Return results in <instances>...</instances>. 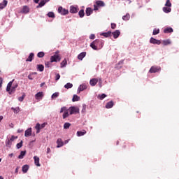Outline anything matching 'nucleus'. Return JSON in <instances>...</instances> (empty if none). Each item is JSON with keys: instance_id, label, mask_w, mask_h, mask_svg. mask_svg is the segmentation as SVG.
<instances>
[{"instance_id": "1", "label": "nucleus", "mask_w": 179, "mask_h": 179, "mask_svg": "<svg viewBox=\"0 0 179 179\" xmlns=\"http://www.w3.org/2000/svg\"><path fill=\"white\" fill-rule=\"evenodd\" d=\"M14 81L15 80H13L12 81H10L7 85L6 92H8L9 94H12L13 93H15L16 88L17 87V85H15L12 87V85H13Z\"/></svg>"}, {"instance_id": "2", "label": "nucleus", "mask_w": 179, "mask_h": 179, "mask_svg": "<svg viewBox=\"0 0 179 179\" xmlns=\"http://www.w3.org/2000/svg\"><path fill=\"white\" fill-rule=\"evenodd\" d=\"M61 61V55L59 51H56L55 55L50 57V62H59Z\"/></svg>"}, {"instance_id": "3", "label": "nucleus", "mask_w": 179, "mask_h": 179, "mask_svg": "<svg viewBox=\"0 0 179 179\" xmlns=\"http://www.w3.org/2000/svg\"><path fill=\"white\" fill-rule=\"evenodd\" d=\"M63 113V120H65V118H68V117H69V115H71L69 113V109H68V108L64 106L62 108H61L60 109V113Z\"/></svg>"}, {"instance_id": "4", "label": "nucleus", "mask_w": 179, "mask_h": 179, "mask_svg": "<svg viewBox=\"0 0 179 179\" xmlns=\"http://www.w3.org/2000/svg\"><path fill=\"white\" fill-rule=\"evenodd\" d=\"M69 111L70 113V115L73 114H79V108L76 106H71L69 108Z\"/></svg>"}, {"instance_id": "5", "label": "nucleus", "mask_w": 179, "mask_h": 179, "mask_svg": "<svg viewBox=\"0 0 179 179\" xmlns=\"http://www.w3.org/2000/svg\"><path fill=\"white\" fill-rule=\"evenodd\" d=\"M58 13H60V15L65 16V15H68V13H69V10L62 8V6H59L58 8Z\"/></svg>"}, {"instance_id": "6", "label": "nucleus", "mask_w": 179, "mask_h": 179, "mask_svg": "<svg viewBox=\"0 0 179 179\" xmlns=\"http://www.w3.org/2000/svg\"><path fill=\"white\" fill-rule=\"evenodd\" d=\"M87 89V85L85 83L80 85L77 90V93H80V92H83V90H86Z\"/></svg>"}, {"instance_id": "7", "label": "nucleus", "mask_w": 179, "mask_h": 179, "mask_svg": "<svg viewBox=\"0 0 179 179\" xmlns=\"http://www.w3.org/2000/svg\"><path fill=\"white\" fill-rule=\"evenodd\" d=\"M97 44H99V40L94 41L91 44L90 47L92 50H94L95 51H97L99 50V48L97 47Z\"/></svg>"}, {"instance_id": "8", "label": "nucleus", "mask_w": 179, "mask_h": 179, "mask_svg": "<svg viewBox=\"0 0 179 179\" xmlns=\"http://www.w3.org/2000/svg\"><path fill=\"white\" fill-rule=\"evenodd\" d=\"M78 12H79V6H70V13H78Z\"/></svg>"}, {"instance_id": "9", "label": "nucleus", "mask_w": 179, "mask_h": 179, "mask_svg": "<svg viewBox=\"0 0 179 179\" xmlns=\"http://www.w3.org/2000/svg\"><path fill=\"white\" fill-rule=\"evenodd\" d=\"M150 43L151 44H157L158 45H160V44H162V42L159 41V40H157L153 37H152L150 39Z\"/></svg>"}, {"instance_id": "10", "label": "nucleus", "mask_w": 179, "mask_h": 179, "mask_svg": "<svg viewBox=\"0 0 179 179\" xmlns=\"http://www.w3.org/2000/svg\"><path fill=\"white\" fill-rule=\"evenodd\" d=\"M44 97V93L43 92H39L36 94H35V99L36 100H41Z\"/></svg>"}, {"instance_id": "11", "label": "nucleus", "mask_w": 179, "mask_h": 179, "mask_svg": "<svg viewBox=\"0 0 179 179\" xmlns=\"http://www.w3.org/2000/svg\"><path fill=\"white\" fill-rule=\"evenodd\" d=\"M160 71V67L159 66H152L150 69V73H156V72H159Z\"/></svg>"}, {"instance_id": "12", "label": "nucleus", "mask_w": 179, "mask_h": 179, "mask_svg": "<svg viewBox=\"0 0 179 179\" xmlns=\"http://www.w3.org/2000/svg\"><path fill=\"white\" fill-rule=\"evenodd\" d=\"M34 164L37 166V167H40L41 165L40 164V158L37 156L34 157Z\"/></svg>"}, {"instance_id": "13", "label": "nucleus", "mask_w": 179, "mask_h": 179, "mask_svg": "<svg viewBox=\"0 0 179 179\" xmlns=\"http://www.w3.org/2000/svg\"><path fill=\"white\" fill-rule=\"evenodd\" d=\"M97 82H99V79H97V78H92L90 81V85L91 86H96V85H97Z\"/></svg>"}, {"instance_id": "14", "label": "nucleus", "mask_w": 179, "mask_h": 179, "mask_svg": "<svg viewBox=\"0 0 179 179\" xmlns=\"http://www.w3.org/2000/svg\"><path fill=\"white\" fill-rule=\"evenodd\" d=\"M47 2H50V0H42L36 6V8H43V6H44Z\"/></svg>"}, {"instance_id": "15", "label": "nucleus", "mask_w": 179, "mask_h": 179, "mask_svg": "<svg viewBox=\"0 0 179 179\" xmlns=\"http://www.w3.org/2000/svg\"><path fill=\"white\" fill-rule=\"evenodd\" d=\"M24 136L25 138H29V136H31V127L29 128L25 131Z\"/></svg>"}, {"instance_id": "16", "label": "nucleus", "mask_w": 179, "mask_h": 179, "mask_svg": "<svg viewBox=\"0 0 179 179\" xmlns=\"http://www.w3.org/2000/svg\"><path fill=\"white\" fill-rule=\"evenodd\" d=\"M114 38H118V37H120V34H121V32L120 31V30H116L114 32L112 33Z\"/></svg>"}, {"instance_id": "17", "label": "nucleus", "mask_w": 179, "mask_h": 179, "mask_svg": "<svg viewBox=\"0 0 179 179\" xmlns=\"http://www.w3.org/2000/svg\"><path fill=\"white\" fill-rule=\"evenodd\" d=\"M85 57H86V52H83L78 55V59L82 61Z\"/></svg>"}, {"instance_id": "18", "label": "nucleus", "mask_w": 179, "mask_h": 179, "mask_svg": "<svg viewBox=\"0 0 179 179\" xmlns=\"http://www.w3.org/2000/svg\"><path fill=\"white\" fill-rule=\"evenodd\" d=\"M57 148H62L64 146V142H62V139L58 138L57 141Z\"/></svg>"}, {"instance_id": "19", "label": "nucleus", "mask_w": 179, "mask_h": 179, "mask_svg": "<svg viewBox=\"0 0 179 179\" xmlns=\"http://www.w3.org/2000/svg\"><path fill=\"white\" fill-rule=\"evenodd\" d=\"M34 58V53H30L28 58L26 59L27 62H31Z\"/></svg>"}, {"instance_id": "20", "label": "nucleus", "mask_w": 179, "mask_h": 179, "mask_svg": "<svg viewBox=\"0 0 179 179\" xmlns=\"http://www.w3.org/2000/svg\"><path fill=\"white\" fill-rule=\"evenodd\" d=\"M30 12V8L27 6H24L22 8V13H29Z\"/></svg>"}, {"instance_id": "21", "label": "nucleus", "mask_w": 179, "mask_h": 179, "mask_svg": "<svg viewBox=\"0 0 179 179\" xmlns=\"http://www.w3.org/2000/svg\"><path fill=\"white\" fill-rule=\"evenodd\" d=\"M93 13V10L90 8H87L85 10V15L90 16Z\"/></svg>"}, {"instance_id": "22", "label": "nucleus", "mask_w": 179, "mask_h": 179, "mask_svg": "<svg viewBox=\"0 0 179 179\" xmlns=\"http://www.w3.org/2000/svg\"><path fill=\"white\" fill-rule=\"evenodd\" d=\"M6 5H8V1L3 0V1L0 3V9H3Z\"/></svg>"}, {"instance_id": "23", "label": "nucleus", "mask_w": 179, "mask_h": 179, "mask_svg": "<svg viewBox=\"0 0 179 179\" xmlns=\"http://www.w3.org/2000/svg\"><path fill=\"white\" fill-rule=\"evenodd\" d=\"M60 68H65L66 65H68V62L66 61V59H64L60 64Z\"/></svg>"}, {"instance_id": "24", "label": "nucleus", "mask_w": 179, "mask_h": 179, "mask_svg": "<svg viewBox=\"0 0 179 179\" xmlns=\"http://www.w3.org/2000/svg\"><path fill=\"white\" fill-rule=\"evenodd\" d=\"M35 129H36V134H40V131L41 130L40 123H37L35 126Z\"/></svg>"}, {"instance_id": "25", "label": "nucleus", "mask_w": 179, "mask_h": 179, "mask_svg": "<svg viewBox=\"0 0 179 179\" xmlns=\"http://www.w3.org/2000/svg\"><path fill=\"white\" fill-rule=\"evenodd\" d=\"M22 173H27V171H29V165H24L22 168Z\"/></svg>"}, {"instance_id": "26", "label": "nucleus", "mask_w": 179, "mask_h": 179, "mask_svg": "<svg viewBox=\"0 0 179 179\" xmlns=\"http://www.w3.org/2000/svg\"><path fill=\"white\" fill-rule=\"evenodd\" d=\"M114 106V102L109 101L106 103V108H112V107Z\"/></svg>"}, {"instance_id": "27", "label": "nucleus", "mask_w": 179, "mask_h": 179, "mask_svg": "<svg viewBox=\"0 0 179 179\" xmlns=\"http://www.w3.org/2000/svg\"><path fill=\"white\" fill-rule=\"evenodd\" d=\"M79 100H80V97L76 94H74L72 99V101H79Z\"/></svg>"}, {"instance_id": "28", "label": "nucleus", "mask_w": 179, "mask_h": 179, "mask_svg": "<svg viewBox=\"0 0 179 179\" xmlns=\"http://www.w3.org/2000/svg\"><path fill=\"white\" fill-rule=\"evenodd\" d=\"M36 68L40 72H43V71H44V66L43 64H38Z\"/></svg>"}, {"instance_id": "29", "label": "nucleus", "mask_w": 179, "mask_h": 179, "mask_svg": "<svg viewBox=\"0 0 179 179\" xmlns=\"http://www.w3.org/2000/svg\"><path fill=\"white\" fill-rule=\"evenodd\" d=\"M163 11L165 13H170V12H171V8L170 7H164L163 8Z\"/></svg>"}, {"instance_id": "30", "label": "nucleus", "mask_w": 179, "mask_h": 179, "mask_svg": "<svg viewBox=\"0 0 179 179\" xmlns=\"http://www.w3.org/2000/svg\"><path fill=\"white\" fill-rule=\"evenodd\" d=\"M96 5H97V6H105V3H104V1H97L96 2Z\"/></svg>"}, {"instance_id": "31", "label": "nucleus", "mask_w": 179, "mask_h": 179, "mask_svg": "<svg viewBox=\"0 0 179 179\" xmlns=\"http://www.w3.org/2000/svg\"><path fill=\"white\" fill-rule=\"evenodd\" d=\"M101 36H103V37H110V36H111V31L102 33L101 34Z\"/></svg>"}, {"instance_id": "32", "label": "nucleus", "mask_w": 179, "mask_h": 179, "mask_svg": "<svg viewBox=\"0 0 179 179\" xmlns=\"http://www.w3.org/2000/svg\"><path fill=\"white\" fill-rule=\"evenodd\" d=\"M85 130H83V131H77V136H83V135H85Z\"/></svg>"}, {"instance_id": "33", "label": "nucleus", "mask_w": 179, "mask_h": 179, "mask_svg": "<svg viewBox=\"0 0 179 179\" xmlns=\"http://www.w3.org/2000/svg\"><path fill=\"white\" fill-rule=\"evenodd\" d=\"M26 156V151H21L20 155L18 156V159H23Z\"/></svg>"}, {"instance_id": "34", "label": "nucleus", "mask_w": 179, "mask_h": 179, "mask_svg": "<svg viewBox=\"0 0 179 179\" xmlns=\"http://www.w3.org/2000/svg\"><path fill=\"white\" fill-rule=\"evenodd\" d=\"M11 110H13V112L15 113V114H17V113H19L20 111V108L19 107H16V108H11Z\"/></svg>"}, {"instance_id": "35", "label": "nucleus", "mask_w": 179, "mask_h": 179, "mask_svg": "<svg viewBox=\"0 0 179 179\" xmlns=\"http://www.w3.org/2000/svg\"><path fill=\"white\" fill-rule=\"evenodd\" d=\"M164 45H169V44H171V41L170 39L164 40L162 41Z\"/></svg>"}, {"instance_id": "36", "label": "nucleus", "mask_w": 179, "mask_h": 179, "mask_svg": "<svg viewBox=\"0 0 179 179\" xmlns=\"http://www.w3.org/2000/svg\"><path fill=\"white\" fill-rule=\"evenodd\" d=\"M73 85L71 83H66L64 85L65 89H71V87H73Z\"/></svg>"}, {"instance_id": "37", "label": "nucleus", "mask_w": 179, "mask_h": 179, "mask_svg": "<svg viewBox=\"0 0 179 179\" xmlns=\"http://www.w3.org/2000/svg\"><path fill=\"white\" fill-rule=\"evenodd\" d=\"M106 97H107V95L106 94H102L98 95V99L99 100H103V99H106Z\"/></svg>"}, {"instance_id": "38", "label": "nucleus", "mask_w": 179, "mask_h": 179, "mask_svg": "<svg viewBox=\"0 0 179 179\" xmlns=\"http://www.w3.org/2000/svg\"><path fill=\"white\" fill-rule=\"evenodd\" d=\"M164 33H173V28H166Z\"/></svg>"}, {"instance_id": "39", "label": "nucleus", "mask_w": 179, "mask_h": 179, "mask_svg": "<svg viewBox=\"0 0 179 179\" xmlns=\"http://www.w3.org/2000/svg\"><path fill=\"white\" fill-rule=\"evenodd\" d=\"M70 127H71V123H69V122H66L64 124V129H69Z\"/></svg>"}, {"instance_id": "40", "label": "nucleus", "mask_w": 179, "mask_h": 179, "mask_svg": "<svg viewBox=\"0 0 179 179\" xmlns=\"http://www.w3.org/2000/svg\"><path fill=\"white\" fill-rule=\"evenodd\" d=\"M6 146H7V148H10L12 146V141L7 140L6 141Z\"/></svg>"}, {"instance_id": "41", "label": "nucleus", "mask_w": 179, "mask_h": 179, "mask_svg": "<svg viewBox=\"0 0 179 179\" xmlns=\"http://www.w3.org/2000/svg\"><path fill=\"white\" fill-rule=\"evenodd\" d=\"M58 96H59V92H55V93L52 94V95L51 96V99H57V97H58Z\"/></svg>"}, {"instance_id": "42", "label": "nucleus", "mask_w": 179, "mask_h": 179, "mask_svg": "<svg viewBox=\"0 0 179 179\" xmlns=\"http://www.w3.org/2000/svg\"><path fill=\"white\" fill-rule=\"evenodd\" d=\"M22 146H23V141H21L20 143H18L16 145L17 149H20V148H22Z\"/></svg>"}, {"instance_id": "43", "label": "nucleus", "mask_w": 179, "mask_h": 179, "mask_svg": "<svg viewBox=\"0 0 179 179\" xmlns=\"http://www.w3.org/2000/svg\"><path fill=\"white\" fill-rule=\"evenodd\" d=\"M48 17H52L54 19V17H55V14H54V12H49L48 13Z\"/></svg>"}, {"instance_id": "44", "label": "nucleus", "mask_w": 179, "mask_h": 179, "mask_svg": "<svg viewBox=\"0 0 179 179\" xmlns=\"http://www.w3.org/2000/svg\"><path fill=\"white\" fill-rule=\"evenodd\" d=\"M78 15H79L80 17H83V16H85V10H80L78 12Z\"/></svg>"}, {"instance_id": "45", "label": "nucleus", "mask_w": 179, "mask_h": 179, "mask_svg": "<svg viewBox=\"0 0 179 179\" xmlns=\"http://www.w3.org/2000/svg\"><path fill=\"white\" fill-rule=\"evenodd\" d=\"M159 33H160V29H155L153 30L152 34H153L154 36H156V34H159Z\"/></svg>"}, {"instance_id": "46", "label": "nucleus", "mask_w": 179, "mask_h": 179, "mask_svg": "<svg viewBox=\"0 0 179 179\" xmlns=\"http://www.w3.org/2000/svg\"><path fill=\"white\" fill-rule=\"evenodd\" d=\"M131 17V16L129 15V14H127L126 15L122 17L123 20H129V18Z\"/></svg>"}, {"instance_id": "47", "label": "nucleus", "mask_w": 179, "mask_h": 179, "mask_svg": "<svg viewBox=\"0 0 179 179\" xmlns=\"http://www.w3.org/2000/svg\"><path fill=\"white\" fill-rule=\"evenodd\" d=\"M165 6H166L168 8H171V2H170V0H166Z\"/></svg>"}, {"instance_id": "48", "label": "nucleus", "mask_w": 179, "mask_h": 179, "mask_svg": "<svg viewBox=\"0 0 179 179\" xmlns=\"http://www.w3.org/2000/svg\"><path fill=\"white\" fill-rule=\"evenodd\" d=\"M37 56L38 57V58H43V57H44V53L43 52H39L37 55Z\"/></svg>"}, {"instance_id": "49", "label": "nucleus", "mask_w": 179, "mask_h": 179, "mask_svg": "<svg viewBox=\"0 0 179 179\" xmlns=\"http://www.w3.org/2000/svg\"><path fill=\"white\" fill-rule=\"evenodd\" d=\"M81 113H83V114L86 113V105H83V109L81 110Z\"/></svg>"}, {"instance_id": "50", "label": "nucleus", "mask_w": 179, "mask_h": 179, "mask_svg": "<svg viewBox=\"0 0 179 179\" xmlns=\"http://www.w3.org/2000/svg\"><path fill=\"white\" fill-rule=\"evenodd\" d=\"M28 79H29V80H33V79H34V77H33L32 73H31L28 76Z\"/></svg>"}, {"instance_id": "51", "label": "nucleus", "mask_w": 179, "mask_h": 179, "mask_svg": "<svg viewBox=\"0 0 179 179\" xmlns=\"http://www.w3.org/2000/svg\"><path fill=\"white\" fill-rule=\"evenodd\" d=\"M15 139H17V136H12L10 141L11 142H13V141H15Z\"/></svg>"}, {"instance_id": "52", "label": "nucleus", "mask_w": 179, "mask_h": 179, "mask_svg": "<svg viewBox=\"0 0 179 179\" xmlns=\"http://www.w3.org/2000/svg\"><path fill=\"white\" fill-rule=\"evenodd\" d=\"M18 100H19L20 101H23V100H24V95H22V96H20V97L18 98Z\"/></svg>"}, {"instance_id": "53", "label": "nucleus", "mask_w": 179, "mask_h": 179, "mask_svg": "<svg viewBox=\"0 0 179 179\" xmlns=\"http://www.w3.org/2000/svg\"><path fill=\"white\" fill-rule=\"evenodd\" d=\"M90 40H94V38H96V36L94 34H91L90 36Z\"/></svg>"}, {"instance_id": "54", "label": "nucleus", "mask_w": 179, "mask_h": 179, "mask_svg": "<svg viewBox=\"0 0 179 179\" xmlns=\"http://www.w3.org/2000/svg\"><path fill=\"white\" fill-rule=\"evenodd\" d=\"M61 76L59 74H57L55 77V80H59Z\"/></svg>"}, {"instance_id": "55", "label": "nucleus", "mask_w": 179, "mask_h": 179, "mask_svg": "<svg viewBox=\"0 0 179 179\" xmlns=\"http://www.w3.org/2000/svg\"><path fill=\"white\" fill-rule=\"evenodd\" d=\"M94 10H99V6L97 4L94 5Z\"/></svg>"}, {"instance_id": "56", "label": "nucleus", "mask_w": 179, "mask_h": 179, "mask_svg": "<svg viewBox=\"0 0 179 179\" xmlns=\"http://www.w3.org/2000/svg\"><path fill=\"white\" fill-rule=\"evenodd\" d=\"M115 27H117V24L112 23L111 24V29H115Z\"/></svg>"}, {"instance_id": "57", "label": "nucleus", "mask_w": 179, "mask_h": 179, "mask_svg": "<svg viewBox=\"0 0 179 179\" xmlns=\"http://www.w3.org/2000/svg\"><path fill=\"white\" fill-rule=\"evenodd\" d=\"M43 128H45V123L41 124V129H43Z\"/></svg>"}, {"instance_id": "58", "label": "nucleus", "mask_w": 179, "mask_h": 179, "mask_svg": "<svg viewBox=\"0 0 179 179\" xmlns=\"http://www.w3.org/2000/svg\"><path fill=\"white\" fill-rule=\"evenodd\" d=\"M46 153L48 155V153H51V149H50V148H47V152Z\"/></svg>"}, {"instance_id": "59", "label": "nucleus", "mask_w": 179, "mask_h": 179, "mask_svg": "<svg viewBox=\"0 0 179 179\" xmlns=\"http://www.w3.org/2000/svg\"><path fill=\"white\" fill-rule=\"evenodd\" d=\"M50 62H47V63H45V66H46V68H50Z\"/></svg>"}, {"instance_id": "60", "label": "nucleus", "mask_w": 179, "mask_h": 179, "mask_svg": "<svg viewBox=\"0 0 179 179\" xmlns=\"http://www.w3.org/2000/svg\"><path fill=\"white\" fill-rule=\"evenodd\" d=\"M19 169L20 167L19 166H17V168L15 169V173H19Z\"/></svg>"}, {"instance_id": "61", "label": "nucleus", "mask_w": 179, "mask_h": 179, "mask_svg": "<svg viewBox=\"0 0 179 179\" xmlns=\"http://www.w3.org/2000/svg\"><path fill=\"white\" fill-rule=\"evenodd\" d=\"M103 82L101 81V79H99V87H101V84Z\"/></svg>"}, {"instance_id": "62", "label": "nucleus", "mask_w": 179, "mask_h": 179, "mask_svg": "<svg viewBox=\"0 0 179 179\" xmlns=\"http://www.w3.org/2000/svg\"><path fill=\"white\" fill-rule=\"evenodd\" d=\"M22 132H23V130H22V129H18V130H17V133H18V134H22Z\"/></svg>"}, {"instance_id": "63", "label": "nucleus", "mask_w": 179, "mask_h": 179, "mask_svg": "<svg viewBox=\"0 0 179 179\" xmlns=\"http://www.w3.org/2000/svg\"><path fill=\"white\" fill-rule=\"evenodd\" d=\"M2 120H3V116L1 115L0 116V122L2 121Z\"/></svg>"}, {"instance_id": "64", "label": "nucleus", "mask_w": 179, "mask_h": 179, "mask_svg": "<svg viewBox=\"0 0 179 179\" xmlns=\"http://www.w3.org/2000/svg\"><path fill=\"white\" fill-rule=\"evenodd\" d=\"M39 1L40 0H34V2H35V3H38Z\"/></svg>"}]
</instances>
